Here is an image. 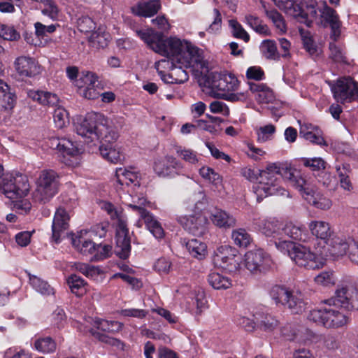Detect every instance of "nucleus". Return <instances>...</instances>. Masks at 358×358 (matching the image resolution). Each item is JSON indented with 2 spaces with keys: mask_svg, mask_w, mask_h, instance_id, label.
Instances as JSON below:
<instances>
[{
  "mask_svg": "<svg viewBox=\"0 0 358 358\" xmlns=\"http://www.w3.org/2000/svg\"><path fill=\"white\" fill-rule=\"evenodd\" d=\"M76 133L90 143L95 140L111 142L118 139L119 134L112 122L99 113H89L75 123Z\"/></svg>",
  "mask_w": 358,
  "mask_h": 358,
  "instance_id": "f257e3e1",
  "label": "nucleus"
},
{
  "mask_svg": "<svg viewBox=\"0 0 358 358\" xmlns=\"http://www.w3.org/2000/svg\"><path fill=\"white\" fill-rule=\"evenodd\" d=\"M155 47L157 53L171 59L172 63L182 64L186 68L194 66L202 59L199 48L176 37L162 38L159 45Z\"/></svg>",
  "mask_w": 358,
  "mask_h": 358,
  "instance_id": "f03ea898",
  "label": "nucleus"
},
{
  "mask_svg": "<svg viewBox=\"0 0 358 358\" xmlns=\"http://www.w3.org/2000/svg\"><path fill=\"white\" fill-rule=\"evenodd\" d=\"M281 177H291L292 169L287 166H282L280 163H269L264 170H261L259 184L253 187L254 193L257 196V202H261L264 198L271 195H284L285 189L280 185Z\"/></svg>",
  "mask_w": 358,
  "mask_h": 358,
  "instance_id": "7ed1b4c3",
  "label": "nucleus"
},
{
  "mask_svg": "<svg viewBox=\"0 0 358 358\" xmlns=\"http://www.w3.org/2000/svg\"><path fill=\"white\" fill-rule=\"evenodd\" d=\"M275 245L281 252L287 254L299 266L315 270L322 266L320 258L301 244L279 238L278 241H275Z\"/></svg>",
  "mask_w": 358,
  "mask_h": 358,
  "instance_id": "20e7f679",
  "label": "nucleus"
},
{
  "mask_svg": "<svg viewBox=\"0 0 358 358\" xmlns=\"http://www.w3.org/2000/svg\"><path fill=\"white\" fill-rule=\"evenodd\" d=\"M59 176L55 171L42 170L36 180V187L32 193L34 201L40 204L49 203L59 192Z\"/></svg>",
  "mask_w": 358,
  "mask_h": 358,
  "instance_id": "39448f33",
  "label": "nucleus"
},
{
  "mask_svg": "<svg viewBox=\"0 0 358 358\" xmlns=\"http://www.w3.org/2000/svg\"><path fill=\"white\" fill-rule=\"evenodd\" d=\"M329 308H324L325 313H339L337 309L345 311H358V289L353 286L339 285L335 291V295L327 300L322 301Z\"/></svg>",
  "mask_w": 358,
  "mask_h": 358,
  "instance_id": "423d86ee",
  "label": "nucleus"
},
{
  "mask_svg": "<svg viewBox=\"0 0 358 358\" xmlns=\"http://www.w3.org/2000/svg\"><path fill=\"white\" fill-rule=\"evenodd\" d=\"M4 194L10 199H17L25 196L29 189L27 178L22 174L13 176L6 173L0 185Z\"/></svg>",
  "mask_w": 358,
  "mask_h": 358,
  "instance_id": "0eeeda50",
  "label": "nucleus"
},
{
  "mask_svg": "<svg viewBox=\"0 0 358 358\" xmlns=\"http://www.w3.org/2000/svg\"><path fill=\"white\" fill-rule=\"evenodd\" d=\"M331 91L338 102L350 103L358 99V83L350 76L343 77L331 86Z\"/></svg>",
  "mask_w": 358,
  "mask_h": 358,
  "instance_id": "6e6552de",
  "label": "nucleus"
},
{
  "mask_svg": "<svg viewBox=\"0 0 358 358\" xmlns=\"http://www.w3.org/2000/svg\"><path fill=\"white\" fill-rule=\"evenodd\" d=\"M241 258L236 248L229 245H222L215 252L214 264L229 273L237 271L240 268Z\"/></svg>",
  "mask_w": 358,
  "mask_h": 358,
  "instance_id": "1a4fd4ad",
  "label": "nucleus"
},
{
  "mask_svg": "<svg viewBox=\"0 0 358 358\" xmlns=\"http://www.w3.org/2000/svg\"><path fill=\"white\" fill-rule=\"evenodd\" d=\"M270 294L275 301L276 305L280 304L285 308H288L294 313H299L302 311L303 302L292 292L285 287L275 285L272 287Z\"/></svg>",
  "mask_w": 358,
  "mask_h": 358,
  "instance_id": "9d476101",
  "label": "nucleus"
},
{
  "mask_svg": "<svg viewBox=\"0 0 358 358\" xmlns=\"http://www.w3.org/2000/svg\"><path fill=\"white\" fill-rule=\"evenodd\" d=\"M245 266L251 273H257L267 271L271 265L270 256L262 249H255L245 255Z\"/></svg>",
  "mask_w": 358,
  "mask_h": 358,
  "instance_id": "9b49d317",
  "label": "nucleus"
},
{
  "mask_svg": "<svg viewBox=\"0 0 358 358\" xmlns=\"http://www.w3.org/2000/svg\"><path fill=\"white\" fill-rule=\"evenodd\" d=\"M115 238V253L120 259H126L131 252V240L127 222L121 217L117 219Z\"/></svg>",
  "mask_w": 358,
  "mask_h": 358,
  "instance_id": "f8f14e48",
  "label": "nucleus"
},
{
  "mask_svg": "<svg viewBox=\"0 0 358 358\" xmlns=\"http://www.w3.org/2000/svg\"><path fill=\"white\" fill-rule=\"evenodd\" d=\"M153 169L159 177H173L182 169V165L175 157L167 155L164 159L155 160Z\"/></svg>",
  "mask_w": 358,
  "mask_h": 358,
  "instance_id": "ddd939ff",
  "label": "nucleus"
},
{
  "mask_svg": "<svg viewBox=\"0 0 358 358\" xmlns=\"http://www.w3.org/2000/svg\"><path fill=\"white\" fill-rule=\"evenodd\" d=\"M294 16L299 17L301 22L311 27L313 22L317 17L318 3L316 0H301L295 6Z\"/></svg>",
  "mask_w": 358,
  "mask_h": 358,
  "instance_id": "4468645a",
  "label": "nucleus"
},
{
  "mask_svg": "<svg viewBox=\"0 0 358 358\" xmlns=\"http://www.w3.org/2000/svg\"><path fill=\"white\" fill-rule=\"evenodd\" d=\"M84 85L80 87V94L87 99H96L99 97V83L96 73L90 71L83 72L80 78Z\"/></svg>",
  "mask_w": 358,
  "mask_h": 358,
  "instance_id": "2eb2a0df",
  "label": "nucleus"
},
{
  "mask_svg": "<svg viewBox=\"0 0 358 358\" xmlns=\"http://www.w3.org/2000/svg\"><path fill=\"white\" fill-rule=\"evenodd\" d=\"M69 220L70 216L66 209L59 207L55 213L52 224V238L56 243L60 241L62 234L68 229Z\"/></svg>",
  "mask_w": 358,
  "mask_h": 358,
  "instance_id": "dca6fc26",
  "label": "nucleus"
},
{
  "mask_svg": "<svg viewBox=\"0 0 358 358\" xmlns=\"http://www.w3.org/2000/svg\"><path fill=\"white\" fill-rule=\"evenodd\" d=\"M320 12L322 18L331 27V38L334 41H336L341 36L342 25L338 15L334 9L328 6L326 3H324L322 9H320Z\"/></svg>",
  "mask_w": 358,
  "mask_h": 358,
  "instance_id": "f3484780",
  "label": "nucleus"
},
{
  "mask_svg": "<svg viewBox=\"0 0 358 358\" xmlns=\"http://www.w3.org/2000/svg\"><path fill=\"white\" fill-rule=\"evenodd\" d=\"M15 69L20 76L31 78L40 73V66L33 57L20 56L15 62Z\"/></svg>",
  "mask_w": 358,
  "mask_h": 358,
  "instance_id": "a211bd4d",
  "label": "nucleus"
},
{
  "mask_svg": "<svg viewBox=\"0 0 358 358\" xmlns=\"http://www.w3.org/2000/svg\"><path fill=\"white\" fill-rule=\"evenodd\" d=\"M308 319L326 328L341 327L349 322L346 315H309Z\"/></svg>",
  "mask_w": 358,
  "mask_h": 358,
  "instance_id": "6ab92c4d",
  "label": "nucleus"
},
{
  "mask_svg": "<svg viewBox=\"0 0 358 358\" xmlns=\"http://www.w3.org/2000/svg\"><path fill=\"white\" fill-rule=\"evenodd\" d=\"M83 320V325L85 328L92 325L98 329L108 332H117L122 329V324L119 322L102 320L96 316L92 317L90 315H85Z\"/></svg>",
  "mask_w": 358,
  "mask_h": 358,
  "instance_id": "aec40b11",
  "label": "nucleus"
},
{
  "mask_svg": "<svg viewBox=\"0 0 358 358\" xmlns=\"http://www.w3.org/2000/svg\"><path fill=\"white\" fill-rule=\"evenodd\" d=\"M210 220L214 225L224 230L234 228L236 225V217L220 208H215L211 211Z\"/></svg>",
  "mask_w": 358,
  "mask_h": 358,
  "instance_id": "412c9836",
  "label": "nucleus"
},
{
  "mask_svg": "<svg viewBox=\"0 0 358 358\" xmlns=\"http://www.w3.org/2000/svg\"><path fill=\"white\" fill-rule=\"evenodd\" d=\"M161 8L159 0L141 1L131 8V13L137 16L150 17L155 15Z\"/></svg>",
  "mask_w": 358,
  "mask_h": 358,
  "instance_id": "4be33fe9",
  "label": "nucleus"
},
{
  "mask_svg": "<svg viewBox=\"0 0 358 358\" xmlns=\"http://www.w3.org/2000/svg\"><path fill=\"white\" fill-rule=\"evenodd\" d=\"M117 140L111 142H104V140H101V144L99 146V152L102 157L113 164L121 162L124 159V155L113 145Z\"/></svg>",
  "mask_w": 358,
  "mask_h": 358,
  "instance_id": "5701e85b",
  "label": "nucleus"
},
{
  "mask_svg": "<svg viewBox=\"0 0 358 358\" xmlns=\"http://www.w3.org/2000/svg\"><path fill=\"white\" fill-rule=\"evenodd\" d=\"M179 222L184 229L195 236L203 234L205 230L204 220L201 217L189 216L180 217Z\"/></svg>",
  "mask_w": 358,
  "mask_h": 358,
  "instance_id": "b1692460",
  "label": "nucleus"
},
{
  "mask_svg": "<svg viewBox=\"0 0 358 358\" xmlns=\"http://www.w3.org/2000/svg\"><path fill=\"white\" fill-rule=\"evenodd\" d=\"M326 243L328 245L329 254L334 257H339L346 255L350 247V241H347L345 239L338 236L329 238Z\"/></svg>",
  "mask_w": 358,
  "mask_h": 358,
  "instance_id": "393cba45",
  "label": "nucleus"
},
{
  "mask_svg": "<svg viewBox=\"0 0 358 358\" xmlns=\"http://www.w3.org/2000/svg\"><path fill=\"white\" fill-rule=\"evenodd\" d=\"M27 96L33 101L40 104L48 106H56L59 102V98L56 94L40 90H29Z\"/></svg>",
  "mask_w": 358,
  "mask_h": 358,
  "instance_id": "a878e982",
  "label": "nucleus"
},
{
  "mask_svg": "<svg viewBox=\"0 0 358 358\" xmlns=\"http://www.w3.org/2000/svg\"><path fill=\"white\" fill-rule=\"evenodd\" d=\"M0 98L2 107L6 110H11L16 103L15 90L3 80L0 79Z\"/></svg>",
  "mask_w": 358,
  "mask_h": 358,
  "instance_id": "bb28decb",
  "label": "nucleus"
},
{
  "mask_svg": "<svg viewBox=\"0 0 358 358\" xmlns=\"http://www.w3.org/2000/svg\"><path fill=\"white\" fill-rule=\"evenodd\" d=\"M258 227L259 230L266 236L277 237L282 235V224L275 218L260 221Z\"/></svg>",
  "mask_w": 358,
  "mask_h": 358,
  "instance_id": "cd10ccee",
  "label": "nucleus"
},
{
  "mask_svg": "<svg viewBox=\"0 0 358 358\" xmlns=\"http://www.w3.org/2000/svg\"><path fill=\"white\" fill-rule=\"evenodd\" d=\"M143 215L141 217L143 220L147 229L157 239L164 236V231L160 222L149 211H143Z\"/></svg>",
  "mask_w": 358,
  "mask_h": 358,
  "instance_id": "c85d7f7f",
  "label": "nucleus"
},
{
  "mask_svg": "<svg viewBox=\"0 0 358 358\" xmlns=\"http://www.w3.org/2000/svg\"><path fill=\"white\" fill-rule=\"evenodd\" d=\"M52 146H55L56 149L64 157H73L78 153V149L74 145L73 143L66 138H57L52 139Z\"/></svg>",
  "mask_w": 358,
  "mask_h": 358,
  "instance_id": "c756f323",
  "label": "nucleus"
},
{
  "mask_svg": "<svg viewBox=\"0 0 358 358\" xmlns=\"http://www.w3.org/2000/svg\"><path fill=\"white\" fill-rule=\"evenodd\" d=\"M282 234L299 241H306L308 236L307 231L304 227L292 222H288L282 227Z\"/></svg>",
  "mask_w": 358,
  "mask_h": 358,
  "instance_id": "7c9ffc66",
  "label": "nucleus"
},
{
  "mask_svg": "<svg viewBox=\"0 0 358 358\" xmlns=\"http://www.w3.org/2000/svg\"><path fill=\"white\" fill-rule=\"evenodd\" d=\"M238 84V79L231 74L223 75L213 82V86L222 93L235 91Z\"/></svg>",
  "mask_w": 358,
  "mask_h": 358,
  "instance_id": "2f4dec72",
  "label": "nucleus"
},
{
  "mask_svg": "<svg viewBox=\"0 0 358 358\" xmlns=\"http://www.w3.org/2000/svg\"><path fill=\"white\" fill-rule=\"evenodd\" d=\"M309 229L312 234L317 238L327 241L331 236V230L329 224L322 220H315L310 222Z\"/></svg>",
  "mask_w": 358,
  "mask_h": 358,
  "instance_id": "473e14b6",
  "label": "nucleus"
},
{
  "mask_svg": "<svg viewBox=\"0 0 358 358\" xmlns=\"http://www.w3.org/2000/svg\"><path fill=\"white\" fill-rule=\"evenodd\" d=\"M231 238L233 243L240 248H248L253 241L251 235L244 228L233 229L231 234Z\"/></svg>",
  "mask_w": 358,
  "mask_h": 358,
  "instance_id": "72a5a7b5",
  "label": "nucleus"
},
{
  "mask_svg": "<svg viewBox=\"0 0 358 358\" xmlns=\"http://www.w3.org/2000/svg\"><path fill=\"white\" fill-rule=\"evenodd\" d=\"M336 170L341 187L345 191H352L353 185L350 179V174L352 172L350 165L345 163L341 166H336Z\"/></svg>",
  "mask_w": 358,
  "mask_h": 358,
  "instance_id": "f704fd0d",
  "label": "nucleus"
},
{
  "mask_svg": "<svg viewBox=\"0 0 358 358\" xmlns=\"http://www.w3.org/2000/svg\"><path fill=\"white\" fill-rule=\"evenodd\" d=\"M182 244L185 245L187 250L193 257L201 259L205 257L207 247L204 243L194 238L187 241L184 239Z\"/></svg>",
  "mask_w": 358,
  "mask_h": 358,
  "instance_id": "c9c22d12",
  "label": "nucleus"
},
{
  "mask_svg": "<svg viewBox=\"0 0 358 358\" xmlns=\"http://www.w3.org/2000/svg\"><path fill=\"white\" fill-rule=\"evenodd\" d=\"M208 282L215 289H227L232 285L230 278L217 272L208 274Z\"/></svg>",
  "mask_w": 358,
  "mask_h": 358,
  "instance_id": "e433bc0d",
  "label": "nucleus"
},
{
  "mask_svg": "<svg viewBox=\"0 0 358 358\" xmlns=\"http://www.w3.org/2000/svg\"><path fill=\"white\" fill-rule=\"evenodd\" d=\"M285 178L288 179L304 198L311 194L313 189L310 188L308 182L300 175H294L292 171L291 177H285Z\"/></svg>",
  "mask_w": 358,
  "mask_h": 358,
  "instance_id": "4c0bfd02",
  "label": "nucleus"
},
{
  "mask_svg": "<svg viewBox=\"0 0 358 358\" xmlns=\"http://www.w3.org/2000/svg\"><path fill=\"white\" fill-rule=\"evenodd\" d=\"M73 245L85 255H89L94 252L96 243L90 240H86L82 236L72 238Z\"/></svg>",
  "mask_w": 358,
  "mask_h": 358,
  "instance_id": "58836bf2",
  "label": "nucleus"
},
{
  "mask_svg": "<svg viewBox=\"0 0 358 358\" xmlns=\"http://www.w3.org/2000/svg\"><path fill=\"white\" fill-rule=\"evenodd\" d=\"M29 282L31 287L38 292L43 295L50 296L55 294L54 288L52 287L48 282L36 276H29Z\"/></svg>",
  "mask_w": 358,
  "mask_h": 358,
  "instance_id": "ea45409f",
  "label": "nucleus"
},
{
  "mask_svg": "<svg viewBox=\"0 0 358 358\" xmlns=\"http://www.w3.org/2000/svg\"><path fill=\"white\" fill-rule=\"evenodd\" d=\"M263 55L268 59L279 60L280 52L278 50L276 43L272 40H264L260 45Z\"/></svg>",
  "mask_w": 358,
  "mask_h": 358,
  "instance_id": "a19ab883",
  "label": "nucleus"
},
{
  "mask_svg": "<svg viewBox=\"0 0 358 358\" xmlns=\"http://www.w3.org/2000/svg\"><path fill=\"white\" fill-rule=\"evenodd\" d=\"M57 344L50 336L38 338L34 342V348L44 354L52 353L56 350Z\"/></svg>",
  "mask_w": 358,
  "mask_h": 358,
  "instance_id": "79ce46f5",
  "label": "nucleus"
},
{
  "mask_svg": "<svg viewBox=\"0 0 358 358\" xmlns=\"http://www.w3.org/2000/svg\"><path fill=\"white\" fill-rule=\"evenodd\" d=\"M67 283L71 291L78 296L83 295L86 292L85 281L76 274H72L67 278Z\"/></svg>",
  "mask_w": 358,
  "mask_h": 358,
  "instance_id": "37998d69",
  "label": "nucleus"
},
{
  "mask_svg": "<svg viewBox=\"0 0 358 358\" xmlns=\"http://www.w3.org/2000/svg\"><path fill=\"white\" fill-rule=\"evenodd\" d=\"M245 22L257 33L268 36L270 31L268 26L262 22V20L257 16L247 15L245 17Z\"/></svg>",
  "mask_w": 358,
  "mask_h": 358,
  "instance_id": "c03bdc74",
  "label": "nucleus"
},
{
  "mask_svg": "<svg viewBox=\"0 0 358 358\" xmlns=\"http://www.w3.org/2000/svg\"><path fill=\"white\" fill-rule=\"evenodd\" d=\"M305 199L308 200L315 207L321 210H328L332 205L331 201L329 199L313 190L309 196L305 197Z\"/></svg>",
  "mask_w": 358,
  "mask_h": 358,
  "instance_id": "a18cd8bd",
  "label": "nucleus"
},
{
  "mask_svg": "<svg viewBox=\"0 0 358 358\" xmlns=\"http://www.w3.org/2000/svg\"><path fill=\"white\" fill-rule=\"evenodd\" d=\"M136 34L150 48L157 52V48H155V45H159L162 38L152 30H138Z\"/></svg>",
  "mask_w": 358,
  "mask_h": 358,
  "instance_id": "49530a36",
  "label": "nucleus"
},
{
  "mask_svg": "<svg viewBox=\"0 0 358 358\" xmlns=\"http://www.w3.org/2000/svg\"><path fill=\"white\" fill-rule=\"evenodd\" d=\"M92 336L99 341L107 344L108 345L115 347L118 350L124 349V343L119 339L110 337L105 334L91 329L90 331Z\"/></svg>",
  "mask_w": 358,
  "mask_h": 358,
  "instance_id": "de8ad7c7",
  "label": "nucleus"
},
{
  "mask_svg": "<svg viewBox=\"0 0 358 358\" xmlns=\"http://www.w3.org/2000/svg\"><path fill=\"white\" fill-rule=\"evenodd\" d=\"M112 254V247L110 245L96 244L94 252H92L90 260L99 262L103 260Z\"/></svg>",
  "mask_w": 358,
  "mask_h": 358,
  "instance_id": "09e8293b",
  "label": "nucleus"
},
{
  "mask_svg": "<svg viewBox=\"0 0 358 358\" xmlns=\"http://www.w3.org/2000/svg\"><path fill=\"white\" fill-rule=\"evenodd\" d=\"M199 174L203 178L208 180L215 186H218L222 184V178L220 175L210 167H201L199 169Z\"/></svg>",
  "mask_w": 358,
  "mask_h": 358,
  "instance_id": "8fccbe9b",
  "label": "nucleus"
},
{
  "mask_svg": "<svg viewBox=\"0 0 358 358\" xmlns=\"http://www.w3.org/2000/svg\"><path fill=\"white\" fill-rule=\"evenodd\" d=\"M177 66L176 63H172V67L171 69V77H173V80L175 84H182L187 81L189 76L187 71L183 69L186 68L182 64Z\"/></svg>",
  "mask_w": 358,
  "mask_h": 358,
  "instance_id": "3c124183",
  "label": "nucleus"
},
{
  "mask_svg": "<svg viewBox=\"0 0 358 358\" xmlns=\"http://www.w3.org/2000/svg\"><path fill=\"white\" fill-rule=\"evenodd\" d=\"M116 177L117 182L121 185H129L137 179V176L134 172L127 171L122 168H119L116 170Z\"/></svg>",
  "mask_w": 358,
  "mask_h": 358,
  "instance_id": "603ef678",
  "label": "nucleus"
},
{
  "mask_svg": "<svg viewBox=\"0 0 358 358\" xmlns=\"http://www.w3.org/2000/svg\"><path fill=\"white\" fill-rule=\"evenodd\" d=\"M108 34L102 33L98 31H94L90 38L89 41L93 47L96 48H104L108 45Z\"/></svg>",
  "mask_w": 358,
  "mask_h": 358,
  "instance_id": "864d4df0",
  "label": "nucleus"
},
{
  "mask_svg": "<svg viewBox=\"0 0 358 358\" xmlns=\"http://www.w3.org/2000/svg\"><path fill=\"white\" fill-rule=\"evenodd\" d=\"M301 136L310 142L320 145H327V143L323 137V132L321 129H316L313 132H301Z\"/></svg>",
  "mask_w": 358,
  "mask_h": 358,
  "instance_id": "5fc2aeb1",
  "label": "nucleus"
},
{
  "mask_svg": "<svg viewBox=\"0 0 358 358\" xmlns=\"http://www.w3.org/2000/svg\"><path fill=\"white\" fill-rule=\"evenodd\" d=\"M266 16L271 19L276 27L282 32L286 31V24L282 15L275 9L266 10Z\"/></svg>",
  "mask_w": 358,
  "mask_h": 358,
  "instance_id": "6e6d98bb",
  "label": "nucleus"
},
{
  "mask_svg": "<svg viewBox=\"0 0 358 358\" xmlns=\"http://www.w3.org/2000/svg\"><path fill=\"white\" fill-rule=\"evenodd\" d=\"M330 55L329 57L337 63H346V57L343 49L335 44L334 42L329 43Z\"/></svg>",
  "mask_w": 358,
  "mask_h": 358,
  "instance_id": "4d7b16f0",
  "label": "nucleus"
},
{
  "mask_svg": "<svg viewBox=\"0 0 358 358\" xmlns=\"http://www.w3.org/2000/svg\"><path fill=\"white\" fill-rule=\"evenodd\" d=\"M229 24L233 29L232 34L235 38L243 39L245 42L250 41L249 34L238 21L236 20H230Z\"/></svg>",
  "mask_w": 358,
  "mask_h": 358,
  "instance_id": "13d9d810",
  "label": "nucleus"
},
{
  "mask_svg": "<svg viewBox=\"0 0 358 358\" xmlns=\"http://www.w3.org/2000/svg\"><path fill=\"white\" fill-rule=\"evenodd\" d=\"M41 2L44 5L42 13L52 20H57L59 14V8L57 4L52 0H43Z\"/></svg>",
  "mask_w": 358,
  "mask_h": 358,
  "instance_id": "bf43d9fd",
  "label": "nucleus"
},
{
  "mask_svg": "<svg viewBox=\"0 0 358 358\" xmlns=\"http://www.w3.org/2000/svg\"><path fill=\"white\" fill-rule=\"evenodd\" d=\"M78 28L81 32L90 33L94 31L96 28V24L93 20L89 16H82L78 18Z\"/></svg>",
  "mask_w": 358,
  "mask_h": 358,
  "instance_id": "052dcab7",
  "label": "nucleus"
},
{
  "mask_svg": "<svg viewBox=\"0 0 358 358\" xmlns=\"http://www.w3.org/2000/svg\"><path fill=\"white\" fill-rule=\"evenodd\" d=\"M0 37L4 40L16 41L20 36L13 27L0 23Z\"/></svg>",
  "mask_w": 358,
  "mask_h": 358,
  "instance_id": "680f3d73",
  "label": "nucleus"
},
{
  "mask_svg": "<svg viewBox=\"0 0 358 358\" xmlns=\"http://www.w3.org/2000/svg\"><path fill=\"white\" fill-rule=\"evenodd\" d=\"M275 127L273 124L262 127L257 131V141L264 143L271 139V136L275 133Z\"/></svg>",
  "mask_w": 358,
  "mask_h": 358,
  "instance_id": "e2e57ef3",
  "label": "nucleus"
},
{
  "mask_svg": "<svg viewBox=\"0 0 358 358\" xmlns=\"http://www.w3.org/2000/svg\"><path fill=\"white\" fill-rule=\"evenodd\" d=\"M53 119L56 127L59 129L63 128L68 119L66 110L63 108H56L54 111Z\"/></svg>",
  "mask_w": 358,
  "mask_h": 358,
  "instance_id": "0e129e2a",
  "label": "nucleus"
},
{
  "mask_svg": "<svg viewBox=\"0 0 358 358\" xmlns=\"http://www.w3.org/2000/svg\"><path fill=\"white\" fill-rule=\"evenodd\" d=\"M317 284L323 286H329L335 283V278L331 271H324L315 278Z\"/></svg>",
  "mask_w": 358,
  "mask_h": 358,
  "instance_id": "69168bd1",
  "label": "nucleus"
},
{
  "mask_svg": "<svg viewBox=\"0 0 358 358\" xmlns=\"http://www.w3.org/2000/svg\"><path fill=\"white\" fill-rule=\"evenodd\" d=\"M275 5L286 13L294 15L295 4L294 0H273Z\"/></svg>",
  "mask_w": 358,
  "mask_h": 358,
  "instance_id": "338daca9",
  "label": "nucleus"
},
{
  "mask_svg": "<svg viewBox=\"0 0 358 358\" xmlns=\"http://www.w3.org/2000/svg\"><path fill=\"white\" fill-rule=\"evenodd\" d=\"M303 47L310 54L313 55L317 51V46L309 32H301Z\"/></svg>",
  "mask_w": 358,
  "mask_h": 358,
  "instance_id": "774afa93",
  "label": "nucleus"
}]
</instances>
